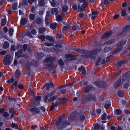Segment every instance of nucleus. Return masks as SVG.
<instances>
[{
    "mask_svg": "<svg viewBox=\"0 0 130 130\" xmlns=\"http://www.w3.org/2000/svg\"><path fill=\"white\" fill-rule=\"evenodd\" d=\"M55 57L51 55H47L44 60L45 67L51 72L55 73L56 71L55 68L56 67H54L53 63L54 61Z\"/></svg>",
    "mask_w": 130,
    "mask_h": 130,
    "instance_id": "f257e3e1",
    "label": "nucleus"
},
{
    "mask_svg": "<svg viewBox=\"0 0 130 130\" xmlns=\"http://www.w3.org/2000/svg\"><path fill=\"white\" fill-rule=\"evenodd\" d=\"M101 48H99V50L98 49H93L91 51H88L85 50L80 49L79 48H74L73 50L80 53H82L83 55L84 56L85 58L93 59L94 57V55L97 54L99 51L101 50Z\"/></svg>",
    "mask_w": 130,
    "mask_h": 130,
    "instance_id": "f03ea898",
    "label": "nucleus"
},
{
    "mask_svg": "<svg viewBox=\"0 0 130 130\" xmlns=\"http://www.w3.org/2000/svg\"><path fill=\"white\" fill-rule=\"evenodd\" d=\"M77 1L78 4H74L73 6V8L77 10L79 12L84 10L85 7L88 4L87 0H77Z\"/></svg>",
    "mask_w": 130,
    "mask_h": 130,
    "instance_id": "7ed1b4c3",
    "label": "nucleus"
},
{
    "mask_svg": "<svg viewBox=\"0 0 130 130\" xmlns=\"http://www.w3.org/2000/svg\"><path fill=\"white\" fill-rule=\"evenodd\" d=\"M129 74H130V71L127 72L122 75L120 77L119 79L118 80L115 84V88L118 87L125 81L130 80V75L129 78H128Z\"/></svg>",
    "mask_w": 130,
    "mask_h": 130,
    "instance_id": "20e7f679",
    "label": "nucleus"
},
{
    "mask_svg": "<svg viewBox=\"0 0 130 130\" xmlns=\"http://www.w3.org/2000/svg\"><path fill=\"white\" fill-rule=\"evenodd\" d=\"M55 90L52 91L50 93H48L45 95L44 97V100L45 102L48 101L51 102L56 99L58 96V94L56 93Z\"/></svg>",
    "mask_w": 130,
    "mask_h": 130,
    "instance_id": "39448f33",
    "label": "nucleus"
},
{
    "mask_svg": "<svg viewBox=\"0 0 130 130\" xmlns=\"http://www.w3.org/2000/svg\"><path fill=\"white\" fill-rule=\"evenodd\" d=\"M55 124L57 126L59 125L58 129L61 130L62 128L67 127L70 125V123L65 121H62V119L60 117L57 121Z\"/></svg>",
    "mask_w": 130,
    "mask_h": 130,
    "instance_id": "423d86ee",
    "label": "nucleus"
},
{
    "mask_svg": "<svg viewBox=\"0 0 130 130\" xmlns=\"http://www.w3.org/2000/svg\"><path fill=\"white\" fill-rule=\"evenodd\" d=\"M96 95L94 93H90L83 98L81 99V102L84 103L89 101L91 100L95 101L96 99Z\"/></svg>",
    "mask_w": 130,
    "mask_h": 130,
    "instance_id": "0eeeda50",
    "label": "nucleus"
},
{
    "mask_svg": "<svg viewBox=\"0 0 130 130\" xmlns=\"http://www.w3.org/2000/svg\"><path fill=\"white\" fill-rule=\"evenodd\" d=\"M126 40L124 39L123 40L119 42L117 44V47L116 51V53L120 52L122 49L123 46L126 43Z\"/></svg>",
    "mask_w": 130,
    "mask_h": 130,
    "instance_id": "6e6552de",
    "label": "nucleus"
},
{
    "mask_svg": "<svg viewBox=\"0 0 130 130\" xmlns=\"http://www.w3.org/2000/svg\"><path fill=\"white\" fill-rule=\"evenodd\" d=\"M38 38L42 41H46V40H48L50 42H52L54 40L52 37L48 35L46 36L43 35H40L38 37Z\"/></svg>",
    "mask_w": 130,
    "mask_h": 130,
    "instance_id": "1a4fd4ad",
    "label": "nucleus"
},
{
    "mask_svg": "<svg viewBox=\"0 0 130 130\" xmlns=\"http://www.w3.org/2000/svg\"><path fill=\"white\" fill-rule=\"evenodd\" d=\"M25 57H28L30 53L32 52L30 47L27 44H25Z\"/></svg>",
    "mask_w": 130,
    "mask_h": 130,
    "instance_id": "9d476101",
    "label": "nucleus"
},
{
    "mask_svg": "<svg viewBox=\"0 0 130 130\" xmlns=\"http://www.w3.org/2000/svg\"><path fill=\"white\" fill-rule=\"evenodd\" d=\"M30 111L32 115H34L35 113H38L40 115H42V114L40 112L39 109L37 107H34L31 108Z\"/></svg>",
    "mask_w": 130,
    "mask_h": 130,
    "instance_id": "9b49d317",
    "label": "nucleus"
},
{
    "mask_svg": "<svg viewBox=\"0 0 130 130\" xmlns=\"http://www.w3.org/2000/svg\"><path fill=\"white\" fill-rule=\"evenodd\" d=\"M94 84L96 86L102 88L106 87V83L102 81L95 82H94Z\"/></svg>",
    "mask_w": 130,
    "mask_h": 130,
    "instance_id": "f8f14e48",
    "label": "nucleus"
},
{
    "mask_svg": "<svg viewBox=\"0 0 130 130\" xmlns=\"http://www.w3.org/2000/svg\"><path fill=\"white\" fill-rule=\"evenodd\" d=\"M11 57L10 55H8L6 56L4 60L3 63L5 65H8L11 63Z\"/></svg>",
    "mask_w": 130,
    "mask_h": 130,
    "instance_id": "ddd939ff",
    "label": "nucleus"
},
{
    "mask_svg": "<svg viewBox=\"0 0 130 130\" xmlns=\"http://www.w3.org/2000/svg\"><path fill=\"white\" fill-rule=\"evenodd\" d=\"M65 57L67 61H69L76 59L75 56L71 54H66L65 55Z\"/></svg>",
    "mask_w": 130,
    "mask_h": 130,
    "instance_id": "4468645a",
    "label": "nucleus"
},
{
    "mask_svg": "<svg viewBox=\"0 0 130 130\" xmlns=\"http://www.w3.org/2000/svg\"><path fill=\"white\" fill-rule=\"evenodd\" d=\"M19 7L20 8V9L19 11V15H22L23 14L24 6V4L23 3V2H22V3H20Z\"/></svg>",
    "mask_w": 130,
    "mask_h": 130,
    "instance_id": "2eb2a0df",
    "label": "nucleus"
},
{
    "mask_svg": "<svg viewBox=\"0 0 130 130\" xmlns=\"http://www.w3.org/2000/svg\"><path fill=\"white\" fill-rule=\"evenodd\" d=\"M41 99V97L40 96H38L35 98V101L33 104L34 106H38L39 103Z\"/></svg>",
    "mask_w": 130,
    "mask_h": 130,
    "instance_id": "dca6fc26",
    "label": "nucleus"
},
{
    "mask_svg": "<svg viewBox=\"0 0 130 130\" xmlns=\"http://www.w3.org/2000/svg\"><path fill=\"white\" fill-rule=\"evenodd\" d=\"M79 119L81 121H83L86 119L85 116L84 112L80 113H79L78 116Z\"/></svg>",
    "mask_w": 130,
    "mask_h": 130,
    "instance_id": "f3484780",
    "label": "nucleus"
},
{
    "mask_svg": "<svg viewBox=\"0 0 130 130\" xmlns=\"http://www.w3.org/2000/svg\"><path fill=\"white\" fill-rule=\"evenodd\" d=\"M34 54L36 58L38 59L42 58L44 56V54L42 53L35 52Z\"/></svg>",
    "mask_w": 130,
    "mask_h": 130,
    "instance_id": "a211bd4d",
    "label": "nucleus"
},
{
    "mask_svg": "<svg viewBox=\"0 0 130 130\" xmlns=\"http://www.w3.org/2000/svg\"><path fill=\"white\" fill-rule=\"evenodd\" d=\"M45 86L46 89L47 90H51L53 87V83L52 82L46 84Z\"/></svg>",
    "mask_w": 130,
    "mask_h": 130,
    "instance_id": "6ab92c4d",
    "label": "nucleus"
},
{
    "mask_svg": "<svg viewBox=\"0 0 130 130\" xmlns=\"http://www.w3.org/2000/svg\"><path fill=\"white\" fill-rule=\"evenodd\" d=\"M111 32H108L105 33L103 35L102 37V38L103 39H108L111 35Z\"/></svg>",
    "mask_w": 130,
    "mask_h": 130,
    "instance_id": "aec40b11",
    "label": "nucleus"
},
{
    "mask_svg": "<svg viewBox=\"0 0 130 130\" xmlns=\"http://www.w3.org/2000/svg\"><path fill=\"white\" fill-rule=\"evenodd\" d=\"M50 15V12L49 11H47L46 12V15L45 17V22L46 25V26H48L49 25V23L48 21V18L49 16Z\"/></svg>",
    "mask_w": 130,
    "mask_h": 130,
    "instance_id": "412c9836",
    "label": "nucleus"
},
{
    "mask_svg": "<svg viewBox=\"0 0 130 130\" xmlns=\"http://www.w3.org/2000/svg\"><path fill=\"white\" fill-rule=\"evenodd\" d=\"M92 86L91 85H89L86 86L85 88V92L86 93H87L89 92L92 90Z\"/></svg>",
    "mask_w": 130,
    "mask_h": 130,
    "instance_id": "4be33fe9",
    "label": "nucleus"
},
{
    "mask_svg": "<svg viewBox=\"0 0 130 130\" xmlns=\"http://www.w3.org/2000/svg\"><path fill=\"white\" fill-rule=\"evenodd\" d=\"M116 41L115 39H109L105 42L103 44V45H109L114 43Z\"/></svg>",
    "mask_w": 130,
    "mask_h": 130,
    "instance_id": "5701e85b",
    "label": "nucleus"
},
{
    "mask_svg": "<svg viewBox=\"0 0 130 130\" xmlns=\"http://www.w3.org/2000/svg\"><path fill=\"white\" fill-rule=\"evenodd\" d=\"M77 114V112L75 111L70 114L68 117V119L69 121H70L71 119L73 118L74 117L76 116Z\"/></svg>",
    "mask_w": 130,
    "mask_h": 130,
    "instance_id": "b1692460",
    "label": "nucleus"
},
{
    "mask_svg": "<svg viewBox=\"0 0 130 130\" xmlns=\"http://www.w3.org/2000/svg\"><path fill=\"white\" fill-rule=\"evenodd\" d=\"M50 3H51V5L53 7H56L57 6L58 3L56 0H52V1H50Z\"/></svg>",
    "mask_w": 130,
    "mask_h": 130,
    "instance_id": "393cba45",
    "label": "nucleus"
},
{
    "mask_svg": "<svg viewBox=\"0 0 130 130\" xmlns=\"http://www.w3.org/2000/svg\"><path fill=\"white\" fill-rule=\"evenodd\" d=\"M42 20L41 18H38L36 19L34 22V23L36 24H40L42 23Z\"/></svg>",
    "mask_w": 130,
    "mask_h": 130,
    "instance_id": "a878e982",
    "label": "nucleus"
},
{
    "mask_svg": "<svg viewBox=\"0 0 130 130\" xmlns=\"http://www.w3.org/2000/svg\"><path fill=\"white\" fill-rule=\"evenodd\" d=\"M98 12L96 11H93L92 12V14H90V15H92V19H95L96 17Z\"/></svg>",
    "mask_w": 130,
    "mask_h": 130,
    "instance_id": "bb28decb",
    "label": "nucleus"
},
{
    "mask_svg": "<svg viewBox=\"0 0 130 130\" xmlns=\"http://www.w3.org/2000/svg\"><path fill=\"white\" fill-rule=\"evenodd\" d=\"M57 24L56 23H53L51 24L50 25V28L53 30L57 28Z\"/></svg>",
    "mask_w": 130,
    "mask_h": 130,
    "instance_id": "cd10ccee",
    "label": "nucleus"
},
{
    "mask_svg": "<svg viewBox=\"0 0 130 130\" xmlns=\"http://www.w3.org/2000/svg\"><path fill=\"white\" fill-rule=\"evenodd\" d=\"M125 62L123 60H121L120 61L116 63L115 64V66L117 67H118L122 65V64H124Z\"/></svg>",
    "mask_w": 130,
    "mask_h": 130,
    "instance_id": "c85d7f7f",
    "label": "nucleus"
},
{
    "mask_svg": "<svg viewBox=\"0 0 130 130\" xmlns=\"http://www.w3.org/2000/svg\"><path fill=\"white\" fill-rule=\"evenodd\" d=\"M57 9L56 8H53L51 10V13L52 15L55 14L56 15L58 13Z\"/></svg>",
    "mask_w": 130,
    "mask_h": 130,
    "instance_id": "c756f323",
    "label": "nucleus"
},
{
    "mask_svg": "<svg viewBox=\"0 0 130 130\" xmlns=\"http://www.w3.org/2000/svg\"><path fill=\"white\" fill-rule=\"evenodd\" d=\"M50 48V51L52 52H58L60 51V50L58 49L57 48L55 47H50L49 48Z\"/></svg>",
    "mask_w": 130,
    "mask_h": 130,
    "instance_id": "7c9ffc66",
    "label": "nucleus"
},
{
    "mask_svg": "<svg viewBox=\"0 0 130 130\" xmlns=\"http://www.w3.org/2000/svg\"><path fill=\"white\" fill-rule=\"evenodd\" d=\"M110 119V117L109 116H107L106 113H104L103 115L102 119V120H106Z\"/></svg>",
    "mask_w": 130,
    "mask_h": 130,
    "instance_id": "2f4dec72",
    "label": "nucleus"
},
{
    "mask_svg": "<svg viewBox=\"0 0 130 130\" xmlns=\"http://www.w3.org/2000/svg\"><path fill=\"white\" fill-rule=\"evenodd\" d=\"M9 112L11 113V118H13L14 116V110L12 108H11L9 110Z\"/></svg>",
    "mask_w": 130,
    "mask_h": 130,
    "instance_id": "473e14b6",
    "label": "nucleus"
},
{
    "mask_svg": "<svg viewBox=\"0 0 130 130\" xmlns=\"http://www.w3.org/2000/svg\"><path fill=\"white\" fill-rule=\"evenodd\" d=\"M57 21L58 22H61L63 20L62 16L60 15H58L56 16Z\"/></svg>",
    "mask_w": 130,
    "mask_h": 130,
    "instance_id": "72a5a7b5",
    "label": "nucleus"
},
{
    "mask_svg": "<svg viewBox=\"0 0 130 130\" xmlns=\"http://www.w3.org/2000/svg\"><path fill=\"white\" fill-rule=\"evenodd\" d=\"M58 105L57 103H56V102L53 103L51 107L50 110V111H52L55 107H57Z\"/></svg>",
    "mask_w": 130,
    "mask_h": 130,
    "instance_id": "f704fd0d",
    "label": "nucleus"
},
{
    "mask_svg": "<svg viewBox=\"0 0 130 130\" xmlns=\"http://www.w3.org/2000/svg\"><path fill=\"white\" fill-rule=\"evenodd\" d=\"M9 46V44L8 42L5 41L3 44V47L5 49H6L8 48Z\"/></svg>",
    "mask_w": 130,
    "mask_h": 130,
    "instance_id": "c9c22d12",
    "label": "nucleus"
},
{
    "mask_svg": "<svg viewBox=\"0 0 130 130\" xmlns=\"http://www.w3.org/2000/svg\"><path fill=\"white\" fill-rule=\"evenodd\" d=\"M110 105V102L109 101H108L105 103L104 105V107L106 109H107Z\"/></svg>",
    "mask_w": 130,
    "mask_h": 130,
    "instance_id": "e433bc0d",
    "label": "nucleus"
},
{
    "mask_svg": "<svg viewBox=\"0 0 130 130\" xmlns=\"http://www.w3.org/2000/svg\"><path fill=\"white\" fill-rule=\"evenodd\" d=\"M72 29L74 31L77 30H78L79 29V27L78 25H77L76 24H75L72 27Z\"/></svg>",
    "mask_w": 130,
    "mask_h": 130,
    "instance_id": "4c0bfd02",
    "label": "nucleus"
},
{
    "mask_svg": "<svg viewBox=\"0 0 130 130\" xmlns=\"http://www.w3.org/2000/svg\"><path fill=\"white\" fill-rule=\"evenodd\" d=\"M130 29V25H126L125 27H123L122 29V31L123 32L125 31Z\"/></svg>",
    "mask_w": 130,
    "mask_h": 130,
    "instance_id": "58836bf2",
    "label": "nucleus"
},
{
    "mask_svg": "<svg viewBox=\"0 0 130 130\" xmlns=\"http://www.w3.org/2000/svg\"><path fill=\"white\" fill-rule=\"evenodd\" d=\"M62 11L64 12H66L68 10V7L67 5H64L62 7Z\"/></svg>",
    "mask_w": 130,
    "mask_h": 130,
    "instance_id": "ea45409f",
    "label": "nucleus"
},
{
    "mask_svg": "<svg viewBox=\"0 0 130 130\" xmlns=\"http://www.w3.org/2000/svg\"><path fill=\"white\" fill-rule=\"evenodd\" d=\"M23 52L22 50H21L18 53H15V57L17 58H18L20 57V54L22 53Z\"/></svg>",
    "mask_w": 130,
    "mask_h": 130,
    "instance_id": "a19ab883",
    "label": "nucleus"
},
{
    "mask_svg": "<svg viewBox=\"0 0 130 130\" xmlns=\"http://www.w3.org/2000/svg\"><path fill=\"white\" fill-rule=\"evenodd\" d=\"M121 113V111L120 110L118 109H116L115 112V115L117 116L120 115Z\"/></svg>",
    "mask_w": 130,
    "mask_h": 130,
    "instance_id": "79ce46f5",
    "label": "nucleus"
},
{
    "mask_svg": "<svg viewBox=\"0 0 130 130\" xmlns=\"http://www.w3.org/2000/svg\"><path fill=\"white\" fill-rule=\"evenodd\" d=\"M6 19H2L1 21V25L3 26L5 25L6 23Z\"/></svg>",
    "mask_w": 130,
    "mask_h": 130,
    "instance_id": "37998d69",
    "label": "nucleus"
},
{
    "mask_svg": "<svg viewBox=\"0 0 130 130\" xmlns=\"http://www.w3.org/2000/svg\"><path fill=\"white\" fill-rule=\"evenodd\" d=\"M56 102V103H57L58 105V104L59 103H60V104H62L64 103L63 100V98H61L60 100H57Z\"/></svg>",
    "mask_w": 130,
    "mask_h": 130,
    "instance_id": "c03bdc74",
    "label": "nucleus"
},
{
    "mask_svg": "<svg viewBox=\"0 0 130 130\" xmlns=\"http://www.w3.org/2000/svg\"><path fill=\"white\" fill-rule=\"evenodd\" d=\"M39 31L40 33H43L45 32L46 30L45 28L44 27H41L39 29Z\"/></svg>",
    "mask_w": 130,
    "mask_h": 130,
    "instance_id": "a18cd8bd",
    "label": "nucleus"
},
{
    "mask_svg": "<svg viewBox=\"0 0 130 130\" xmlns=\"http://www.w3.org/2000/svg\"><path fill=\"white\" fill-rule=\"evenodd\" d=\"M118 95L119 97H122L124 96V93L122 91L120 90L118 92Z\"/></svg>",
    "mask_w": 130,
    "mask_h": 130,
    "instance_id": "49530a36",
    "label": "nucleus"
},
{
    "mask_svg": "<svg viewBox=\"0 0 130 130\" xmlns=\"http://www.w3.org/2000/svg\"><path fill=\"white\" fill-rule=\"evenodd\" d=\"M15 75L17 77H19L21 75L20 71L18 70H17L15 73Z\"/></svg>",
    "mask_w": 130,
    "mask_h": 130,
    "instance_id": "de8ad7c7",
    "label": "nucleus"
},
{
    "mask_svg": "<svg viewBox=\"0 0 130 130\" xmlns=\"http://www.w3.org/2000/svg\"><path fill=\"white\" fill-rule=\"evenodd\" d=\"M13 28H10L9 29V35L12 36L13 35Z\"/></svg>",
    "mask_w": 130,
    "mask_h": 130,
    "instance_id": "09e8293b",
    "label": "nucleus"
},
{
    "mask_svg": "<svg viewBox=\"0 0 130 130\" xmlns=\"http://www.w3.org/2000/svg\"><path fill=\"white\" fill-rule=\"evenodd\" d=\"M38 3L39 5L40 6H43L45 5L44 0H40L39 1Z\"/></svg>",
    "mask_w": 130,
    "mask_h": 130,
    "instance_id": "8fccbe9b",
    "label": "nucleus"
},
{
    "mask_svg": "<svg viewBox=\"0 0 130 130\" xmlns=\"http://www.w3.org/2000/svg\"><path fill=\"white\" fill-rule=\"evenodd\" d=\"M25 36H27L30 38H32V36L29 31H27L26 32V33L25 34Z\"/></svg>",
    "mask_w": 130,
    "mask_h": 130,
    "instance_id": "3c124183",
    "label": "nucleus"
},
{
    "mask_svg": "<svg viewBox=\"0 0 130 130\" xmlns=\"http://www.w3.org/2000/svg\"><path fill=\"white\" fill-rule=\"evenodd\" d=\"M11 126L12 127L14 128L15 129H18V125L14 123H12Z\"/></svg>",
    "mask_w": 130,
    "mask_h": 130,
    "instance_id": "603ef678",
    "label": "nucleus"
},
{
    "mask_svg": "<svg viewBox=\"0 0 130 130\" xmlns=\"http://www.w3.org/2000/svg\"><path fill=\"white\" fill-rule=\"evenodd\" d=\"M100 127V125L99 124H97L93 127V128L94 130H98Z\"/></svg>",
    "mask_w": 130,
    "mask_h": 130,
    "instance_id": "864d4df0",
    "label": "nucleus"
},
{
    "mask_svg": "<svg viewBox=\"0 0 130 130\" xmlns=\"http://www.w3.org/2000/svg\"><path fill=\"white\" fill-rule=\"evenodd\" d=\"M17 4L16 3H14L13 5L12 6V8L13 9L15 10L17 9Z\"/></svg>",
    "mask_w": 130,
    "mask_h": 130,
    "instance_id": "5fc2aeb1",
    "label": "nucleus"
},
{
    "mask_svg": "<svg viewBox=\"0 0 130 130\" xmlns=\"http://www.w3.org/2000/svg\"><path fill=\"white\" fill-rule=\"evenodd\" d=\"M20 24L21 25L24 26V19L23 17H22L20 21Z\"/></svg>",
    "mask_w": 130,
    "mask_h": 130,
    "instance_id": "6e6d98bb",
    "label": "nucleus"
},
{
    "mask_svg": "<svg viewBox=\"0 0 130 130\" xmlns=\"http://www.w3.org/2000/svg\"><path fill=\"white\" fill-rule=\"evenodd\" d=\"M101 61V58H98L95 62V65L96 66H98L99 63Z\"/></svg>",
    "mask_w": 130,
    "mask_h": 130,
    "instance_id": "4d7b16f0",
    "label": "nucleus"
},
{
    "mask_svg": "<svg viewBox=\"0 0 130 130\" xmlns=\"http://www.w3.org/2000/svg\"><path fill=\"white\" fill-rule=\"evenodd\" d=\"M44 44L46 46H53L54 45V44L53 43H46Z\"/></svg>",
    "mask_w": 130,
    "mask_h": 130,
    "instance_id": "13d9d810",
    "label": "nucleus"
},
{
    "mask_svg": "<svg viewBox=\"0 0 130 130\" xmlns=\"http://www.w3.org/2000/svg\"><path fill=\"white\" fill-rule=\"evenodd\" d=\"M63 36L62 34H59L58 33L56 34V38L59 39H61L63 37Z\"/></svg>",
    "mask_w": 130,
    "mask_h": 130,
    "instance_id": "bf43d9fd",
    "label": "nucleus"
},
{
    "mask_svg": "<svg viewBox=\"0 0 130 130\" xmlns=\"http://www.w3.org/2000/svg\"><path fill=\"white\" fill-rule=\"evenodd\" d=\"M18 82L15 81L13 84L12 85L11 88L12 89H13L17 86Z\"/></svg>",
    "mask_w": 130,
    "mask_h": 130,
    "instance_id": "052dcab7",
    "label": "nucleus"
},
{
    "mask_svg": "<svg viewBox=\"0 0 130 130\" xmlns=\"http://www.w3.org/2000/svg\"><path fill=\"white\" fill-rule=\"evenodd\" d=\"M35 17V15L33 14H31L29 15V18L31 20H34Z\"/></svg>",
    "mask_w": 130,
    "mask_h": 130,
    "instance_id": "680f3d73",
    "label": "nucleus"
},
{
    "mask_svg": "<svg viewBox=\"0 0 130 130\" xmlns=\"http://www.w3.org/2000/svg\"><path fill=\"white\" fill-rule=\"evenodd\" d=\"M58 63L61 66H62L64 64L63 61L61 59L59 60Z\"/></svg>",
    "mask_w": 130,
    "mask_h": 130,
    "instance_id": "e2e57ef3",
    "label": "nucleus"
},
{
    "mask_svg": "<svg viewBox=\"0 0 130 130\" xmlns=\"http://www.w3.org/2000/svg\"><path fill=\"white\" fill-rule=\"evenodd\" d=\"M31 34L33 35H36L37 33V31L35 29H33L31 31Z\"/></svg>",
    "mask_w": 130,
    "mask_h": 130,
    "instance_id": "0e129e2a",
    "label": "nucleus"
},
{
    "mask_svg": "<svg viewBox=\"0 0 130 130\" xmlns=\"http://www.w3.org/2000/svg\"><path fill=\"white\" fill-rule=\"evenodd\" d=\"M42 50L44 52H50V48H49L44 47L42 48Z\"/></svg>",
    "mask_w": 130,
    "mask_h": 130,
    "instance_id": "69168bd1",
    "label": "nucleus"
},
{
    "mask_svg": "<svg viewBox=\"0 0 130 130\" xmlns=\"http://www.w3.org/2000/svg\"><path fill=\"white\" fill-rule=\"evenodd\" d=\"M126 14V11L125 10H123L122 11V16L124 17Z\"/></svg>",
    "mask_w": 130,
    "mask_h": 130,
    "instance_id": "338daca9",
    "label": "nucleus"
},
{
    "mask_svg": "<svg viewBox=\"0 0 130 130\" xmlns=\"http://www.w3.org/2000/svg\"><path fill=\"white\" fill-rule=\"evenodd\" d=\"M111 50L110 48L109 47H106L104 49V51L106 52H107Z\"/></svg>",
    "mask_w": 130,
    "mask_h": 130,
    "instance_id": "774afa93",
    "label": "nucleus"
}]
</instances>
